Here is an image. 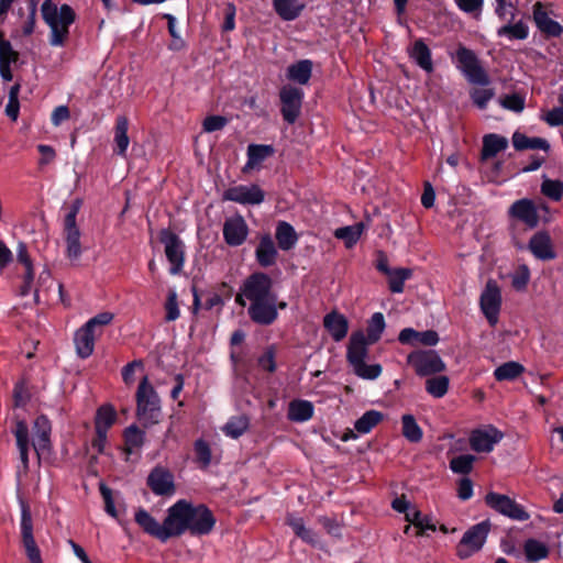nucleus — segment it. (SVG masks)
<instances>
[{
	"instance_id": "nucleus-1",
	"label": "nucleus",
	"mask_w": 563,
	"mask_h": 563,
	"mask_svg": "<svg viewBox=\"0 0 563 563\" xmlns=\"http://www.w3.org/2000/svg\"><path fill=\"white\" fill-rule=\"evenodd\" d=\"M385 318L382 312H375L367 325V336L362 331L353 332L346 350V358L354 374L366 380H375L383 372L379 364H366L367 345L379 340L385 330Z\"/></svg>"
},
{
	"instance_id": "nucleus-2",
	"label": "nucleus",
	"mask_w": 563,
	"mask_h": 563,
	"mask_svg": "<svg viewBox=\"0 0 563 563\" xmlns=\"http://www.w3.org/2000/svg\"><path fill=\"white\" fill-rule=\"evenodd\" d=\"M168 523H172L173 538L185 532L192 537H202L213 531L217 518L206 504L179 499L168 508Z\"/></svg>"
},
{
	"instance_id": "nucleus-3",
	"label": "nucleus",
	"mask_w": 563,
	"mask_h": 563,
	"mask_svg": "<svg viewBox=\"0 0 563 563\" xmlns=\"http://www.w3.org/2000/svg\"><path fill=\"white\" fill-rule=\"evenodd\" d=\"M41 15L51 30L49 44L65 46L69 37V27L77 20L74 8L67 3L58 7L54 0H44L41 5Z\"/></svg>"
},
{
	"instance_id": "nucleus-4",
	"label": "nucleus",
	"mask_w": 563,
	"mask_h": 563,
	"mask_svg": "<svg viewBox=\"0 0 563 563\" xmlns=\"http://www.w3.org/2000/svg\"><path fill=\"white\" fill-rule=\"evenodd\" d=\"M159 402L156 390L148 382L147 376H144L136 391V417L143 421L145 428L159 422Z\"/></svg>"
},
{
	"instance_id": "nucleus-5",
	"label": "nucleus",
	"mask_w": 563,
	"mask_h": 563,
	"mask_svg": "<svg viewBox=\"0 0 563 563\" xmlns=\"http://www.w3.org/2000/svg\"><path fill=\"white\" fill-rule=\"evenodd\" d=\"M158 241L164 244V253L170 264L169 273L172 275L180 274L186 256L183 240L169 228H164L158 232Z\"/></svg>"
},
{
	"instance_id": "nucleus-6",
	"label": "nucleus",
	"mask_w": 563,
	"mask_h": 563,
	"mask_svg": "<svg viewBox=\"0 0 563 563\" xmlns=\"http://www.w3.org/2000/svg\"><path fill=\"white\" fill-rule=\"evenodd\" d=\"M453 58L457 69L470 82L482 86L489 84V78L473 51L460 46Z\"/></svg>"
},
{
	"instance_id": "nucleus-7",
	"label": "nucleus",
	"mask_w": 563,
	"mask_h": 563,
	"mask_svg": "<svg viewBox=\"0 0 563 563\" xmlns=\"http://www.w3.org/2000/svg\"><path fill=\"white\" fill-rule=\"evenodd\" d=\"M21 507V543L25 550V555L30 563H43L41 550L37 547L33 534V519L29 503L20 498Z\"/></svg>"
},
{
	"instance_id": "nucleus-8",
	"label": "nucleus",
	"mask_w": 563,
	"mask_h": 563,
	"mask_svg": "<svg viewBox=\"0 0 563 563\" xmlns=\"http://www.w3.org/2000/svg\"><path fill=\"white\" fill-rule=\"evenodd\" d=\"M489 530L490 523L487 520L476 523L467 529L456 547V555L460 559L465 560L482 550Z\"/></svg>"
},
{
	"instance_id": "nucleus-9",
	"label": "nucleus",
	"mask_w": 563,
	"mask_h": 563,
	"mask_svg": "<svg viewBox=\"0 0 563 563\" xmlns=\"http://www.w3.org/2000/svg\"><path fill=\"white\" fill-rule=\"evenodd\" d=\"M280 114L288 124H294L301 114L303 90L291 84L283 85L278 92Z\"/></svg>"
},
{
	"instance_id": "nucleus-10",
	"label": "nucleus",
	"mask_w": 563,
	"mask_h": 563,
	"mask_svg": "<svg viewBox=\"0 0 563 563\" xmlns=\"http://www.w3.org/2000/svg\"><path fill=\"white\" fill-rule=\"evenodd\" d=\"M241 290L251 302L264 300L271 298V296L277 295L273 291V279L268 274L263 272H255L249 275L244 279Z\"/></svg>"
},
{
	"instance_id": "nucleus-11",
	"label": "nucleus",
	"mask_w": 563,
	"mask_h": 563,
	"mask_svg": "<svg viewBox=\"0 0 563 563\" xmlns=\"http://www.w3.org/2000/svg\"><path fill=\"white\" fill-rule=\"evenodd\" d=\"M407 362L419 376H429L445 369L444 362L433 350L411 352L407 356Z\"/></svg>"
},
{
	"instance_id": "nucleus-12",
	"label": "nucleus",
	"mask_w": 563,
	"mask_h": 563,
	"mask_svg": "<svg viewBox=\"0 0 563 563\" xmlns=\"http://www.w3.org/2000/svg\"><path fill=\"white\" fill-rule=\"evenodd\" d=\"M134 521L144 533L166 542L173 538L172 523H168V514L161 525L147 510L139 508L134 514Z\"/></svg>"
},
{
	"instance_id": "nucleus-13",
	"label": "nucleus",
	"mask_w": 563,
	"mask_h": 563,
	"mask_svg": "<svg viewBox=\"0 0 563 563\" xmlns=\"http://www.w3.org/2000/svg\"><path fill=\"white\" fill-rule=\"evenodd\" d=\"M479 306L488 323L495 325L501 308V290L496 280H487L479 297Z\"/></svg>"
},
{
	"instance_id": "nucleus-14",
	"label": "nucleus",
	"mask_w": 563,
	"mask_h": 563,
	"mask_svg": "<svg viewBox=\"0 0 563 563\" xmlns=\"http://www.w3.org/2000/svg\"><path fill=\"white\" fill-rule=\"evenodd\" d=\"M485 503L495 511L518 521H526L529 519V514L521 505L516 503L507 495L490 492L485 496Z\"/></svg>"
},
{
	"instance_id": "nucleus-15",
	"label": "nucleus",
	"mask_w": 563,
	"mask_h": 563,
	"mask_svg": "<svg viewBox=\"0 0 563 563\" xmlns=\"http://www.w3.org/2000/svg\"><path fill=\"white\" fill-rule=\"evenodd\" d=\"M508 217L526 228L532 230L539 225L540 217L538 207L532 199L522 198L514 201L508 208Z\"/></svg>"
},
{
	"instance_id": "nucleus-16",
	"label": "nucleus",
	"mask_w": 563,
	"mask_h": 563,
	"mask_svg": "<svg viewBox=\"0 0 563 563\" xmlns=\"http://www.w3.org/2000/svg\"><path fill=\"white\" fill-rule=\"evenodd\" d=\"M146 485L156 496H172L176 492L173 472L162 465H156L151 470Z\"/></svg>"
},
{
	"instance_id": "nucleus-17",
	"label": "nucleus",
	"mask_w": 563,
	"mask_h": 563,
	"mask_svg": "<svg viewBox=\"0 0 563 563\" xmlns=\"http://www.w3.org/2000/svg\"><path fill=\"white\" fill-rule=\"evenodd\" d=\"M504 438V433L496 427L488 424L483 428L475 429L470 435L471 449L477 453H489L495 445Z\"/></svg>"
},
{
	"instance_id": "nucleus-18",
	"label": "nucleus",
	"mask_w": 563,
	"mask_h": 563,
	"mask_svg": "<svg viewBox=\"0 0 563 563\" xmlns=\"http://www.w3.org/2000/svg\"><path fill=\"white\" fill-rule=\"evenodd\" d=\"M265 199V191L256 184L251 186L239 185L225 189L222 200L241 205H260Z\"/></svg>"
},
{
	"instance_id": "nucleus-19",
	"label": "nucleus",
	"mask_w": 563,
	"mask_h": 563,
	"mask_svg": "<svg viewBox=\"0 0 563 563\" xmlns=\"http://www.w3.org/2000/svg\"><path fill=\"white\" fill-rule=\"evenodd\" d=\"M247 313L250 319L260 325H271L278 318L277 295L271 298L251 302Z\"/></svg>"
},
{
	"instance_id": "nucleus-20",
	"label": "nucleus",
	"mask_w": 563,
	"mask_h": 563,
	"mask_svg": "<svg viewBox=\"0 0 563 563\" xmlns=\"http://www.w3.org/2000/svg\"><path fill=\"white\" fill-rule=\"evenodd\" d=\"M249 235V225L241 214L228 218L223 223V239L229 246L242 245Z\"/></svg>"
},
{
	"instance_id": "nucleus-21",
	"label": "nucleus",
	"mask_w": 563,
	"mask_h": 563,
	"mask_svg": "<svg viewBox=\"0 0 563 563\" xmlns=\"http://www.w3.org/2000/svg\"><path fill=\"white\" fill-rule=\"evenodd\" d=\"M33 432L36 438V442L33 443V448L40 457L41 453H49L53 444L51 440L52 434V422L46 415H38L33 422Z\"/></svg>"
},
{
	"instance_id": "nucleus-22",
	"label": "nucleus",
	"mask_w": 563,
	"mask_h": 563,
	"mask_svg": "<svg viewBox=\"0 0 563 563\" xmlns=\"http://www.w3.org/2000/svg\"><path fill=\"white\" fill-rule=\"evenodd\" d=\"M77 216L66 213L64 219L65 241L67 244V257L77 260L81 255L80 230L76 223Z\"/></svg>"
},
{
	"instance_id": "nucleus-23",
	"label": "nucleus",
	"mask_w": 563,
	"mask_h": 563,
	"mask_svg": "<svg viewBox=\"0 0 563 563\" xmlns=\"http://www.w3.org/2000/svg\"><path fill=\"white\" fill-rule=\"evenodd\" d=\"M528 249L534 257L541 261H550L556 257L551 238L548 232L539 231L529 241Z\"/></svg>"
},
{
	"instance_id": "nucleus-24",
	"label": "nucleus",
	"mask_w": 563,
	"mask_h": 563,
	"mask_svg": "<svg viewBox=\"0 0 563 563\" xmlns=\"http://www.w3.org/2000/svg\"><path fill=\"white\" fill-rule=\"evenodd\" d=\"M100 334L101 331L97 332L87 324H84L75 332L76 352L80 358H88L93 353L96 338Z\"/></svg>"
},
{
	"instance_id": "nucleus-25",
	"label": "nucleus",
	"mask_w": 563,
	"mask_h": 563,
	"mask_svg": "<svg viewBox=\"0 0 563 563\" xmlns=\"http://www.w3.org/2000/svg\"><path fill=\"white\" fill-rule=\"evenodd\" d=\"M533 21L540 32L551 37H559L563 33V26L542 9V3L533 5Z\"/></svg>"
},
{
	"instance_id": "nucleus-26",
	"label": "nucleus",
	"mask_w": 563,
	"mask_h": 563,
	"mask_svg": "<svg viewBox=\"0 0 563 563\" xmlns=\"http://www.w3.org/2000/svg\"><path fill=\"white\" fill-rule=\"evenodd\" d=\"M398 340L402 344L434 346L439 342V335L433 330L419 332L412 328H405L400 331Z\"/></svg>"
},
{
	"instance_id": "nucleus-27",
	"label": "nucleus",
	"mask_w": 563,
	"mask_h": 563,
	"mask_svg": "<svg viewBox=\"0 0 563 563\" xmlns=\"http://www.w3.org/2000/svg\"><path fill=\"white\" fill-rule=\"evenodd\" d=\"M277 256L278 252L271 234H263L255 250V257L258 265L261 267L273 266L276 264Z\"/></svg>"
},
{
	"instance_id": "nucleus-28",
	"label": "nucleus",
	"mask_w": 563,
	"mask_h": 563,
	"mask_svg": "<svg viewBox=\"0 0 563 563\" xmlns=\"http://www.w3.org/2000/svg\"><path fill=\"white\" fill-rule=\"evenodd\" d=\"M323 327L335 342H340L347 334L349 321L344 314L332 311L324 316Z\"/></svg>"
},
{
	"instance_id": "nucleus-29",
	"label": "nucleus",
	"mask_w": 563,
	"mask_h": 563,
	"mask_svg": "<svg viewBox=\"0 0 563 563\" xmlns=\"http://www.w3.org/2000/svg\"><path fill=\"white\" fill-rule=\"evenodd\" d=\"M409 57L424 71H433L431 51L423 40L419 38L408 48Z\"/></svg>"
},
{
	"instance_id": "nucleus-30",
	"label": "nucleus",
	"mask_w": 563,
	"mask_h": 563,
	"mask_svg": "<svg viewBox=\"0 0 563 563\" xmlns=\"http://www.w3.org/2000/svg\"><path fill=\"white\" fill-rule=\"evenodd\" d=\"M312 67L313 63L310 59H301L287 67L286 77L292 82L305 85L311 78Z\"/></svg>"
},
{
	"instance_id": "nucleus-31",
	"label": "nucleus",
	"mask_w": 563,
	"mask_h": 563,
	"mask_svg": "<svg viewBox=\"0 0 563 563\" xmlns=\"http://www.w3.org/2000/svg\"><path fill=\"white\" fill-rule=\"evenodd\" d=\"M128 130L129 119L125 115L117 117L114 125V152L120 156L126 155V150L130 143Z\"/></svg>"
},
{
	"instance_id": "nucleus-32",
	"label": "nucleus",
	"mask_w": 563,
	"mask_h": 563,
	"mask_svg": "<svg viewBox=\"0 0 563 563\" xmlns=\"http://www.w3.org/2000/svg\"><path fill=\"white\" fill-rule=\"evenodd\" d=\"M275 238L277 240L278 247L283 251L291 250L298 241V235L294 227L286 221H278Z\"/></svg>"
},
{
	"instance_id": "nucleus-33",
	"label": "nucleus",
	"mask_w": 563,
	"mask_h": 563,
	"mask_svg": "<svg viewBox=\"0 0 563 563\" xmlns=\"http://www.w3.org/2000/svg\"><path fill=\"white\" fill-rule=\"evenodd\" d=\"M508 147V140L499 134L490 133L483 137L482 159L495 157Z\"/></svg>"
},
{
	"instance_id": "nucleus-34",
	"label": "nucleus",
	"mask_w": 563,
	"mask_h": 563,
	"mask_svg": "<svg viewBox=\"0 0 563 563\" xmlns=\"http://www.w3.org/2000/svg\"><path fill=\"white\" fill-rule=\"evenodd\" d=\"M277 14L285 21L295 20L305 8L302 0H274Z\"/></svg>"
},
{
	"instance_id": "nucleus-35",
	"label": "nucleus",
	"mask_w": 563,
	"mask_h": 563,
	"mask_svg": "<svg viewBox=\"0 0 563 563\" xmlns=\"http://www.w3.org/2000/svg\"><path fill=\"white\" fill-rule=\"evenodd\" d=\"M512 145L517 151L542 150L548 152L550 150V144L545 139L528 137L520 132H515L512 134Z\"/></svg>"
},
{
	"instance_id": "nucleus-36",
	"label": "nucleus",
	"mask_w": 563,
	"mask_h": 563,
	"mask_svg": "<svg viewBox=\"0 0 563 563\" xmlns=\"http://www.w3.org/2000/svg\"><path fill=\"white\" fill-rule=\"evenodd\" d=\"M313 405L307 400L296 399L288 406L287 417L294 422H303L313 416Z\"/></svg>"
},
{
	"instance_id": "nucleus-37",
	"label": "nucleus",
	"mask_w": 563,
	"mask_h": 563,
	"mask_svg": "<svg viewBox=\"0 0 563 563\" xmlns=\"http://www.w3.org/2000/svg\"><path fill=\"white\" fill-rule=\"evenodd\" d=\"M118 415L113 405L103 404L97 408L95 415V430L100 428L108 431L117 421Z\"/></svg>"
},
{
	"instance_id": "nucleus-38",
	"label": "nucleus",
	"mask_w": 563,
	"mask_h": 563,
	"mask_svg": "<svg viewBox=\"0 0 563 563\" xmlns=\"http://www.w3.org/2000/svg\"><path fill=\"white\" fill-rule=\"evenodd\" d=\"M364 230L365 224L363 222H357L352 225L338 228L334 231V236L342 240L347 249H351L357 243Z\"/></svg>"
},
{
	"instance_id": "nucleus-39",
	"label": "nucleus",
	"mask_w": 563,
	"mask_h": 563,
	"mask_svg": "<svg viewBox=\"0 0 563 563\" xmlns=\"http://www.w3.org/2000/svg\"><path fill=\"white\" fill-rule=\"evenodd\" d=\"M124 452L131 454L134 449H140L145 443V431L141 430L135 423L126 427L123 431Z\"/></svg>"
},
{
	"instance_id": "nucleus-40",
	"label": "nucleus",
	"mask_w": 563,
	"mask_h": 563,
	"mask_svg": "<svg viewBox=\"0 0 563 563\" xmlns=\"http://www.w3.org/2000/svg\"><path fill=\"white\" fill-rule=\"evenodd\" d=\"M523 551L527 561L538 562L549 556V547L537 539H528L523 544Z\"/></svg>"
},
{
	"instance_id": "nucleus-41",
	"label": "nucleus",
	"mask_w": 563,
	"mask_h": 563,
	"mask_svg": "<svg viewBox=\"0 0 563 563\" xmlns=\"http://www.w3.org/2000/svg\"><path fill=\"white\" fill-rule=\"evenodd\" d=\"M250 427V418L246 415L233 416L223 426L222 431L227 437L239 439Z\"/></svg>"
},
{
	"instance_id": "nucleus-42",
	"label": "nucleus",
	"mask_w": 563,
	"mask_h": 563,
	"mask_svg": "<svg viewBox=\"0 0 563 563\" xmlns=\"http://www.w3.org/2000/svg\"><path fill=\"white\" fill-rule=\"evenodd\" d=\"M195 463L200 470H207L212 461V451L208 441L202 438L194 442Z\"/></svg>"
},
{
	"instance_id": "nucleus-43",
	"label": "nucleus",
	"mask_w": 563,
	"mask_h": 563,
	"mask_svg": "<svg viewBox=\"0 0 563 563\" xmlns=\"http://www.w3.org/2000/svg\"><path fill=\"white\" fill-rule=\"evenodd\" d=\"M286 523L292 529L294 533L300 538L303 542L314 545V532L311 529L306 528L305 521L300 517L288 515Z\"/></svg>"
},
{
	"instance_id": "nucleus-44",
	"label": "nucleus",
	"mask_w": 563,
	"mask_h": 563,
	"mask_svg": "<svg viewBox=\"0 0 563 563\" xmlns=\"http://www.w3.org/2000/svg\"><path fill=\"white\" fill-rule=\"evenodd\" d=\"M383 419V413L377 410H368L354 423V430L360 434H366Z\"/></svg>"
},
{
	"instance_id": "nucleus-45",
	"label": "nucleus",
	"mask_w": 563,
	"mask_h": 563,
	"mask_svg": "<svg viewBox=\"0 0 563 563\" xmlns=\"http://www.w3.org/2000/svg\"><path fill=\"white\" fill-rule=\"evenodd\" d=\"M497 35L506 36L509 40H526L529 35V27L523 21L508 23L497 30Z\"/></svg>"
},
{
	"instance_id": "nucleus-46",
	"label": "nucleus",
	"mask_w": 563,
	"mask_h": 563,
	"mask_svg": "<svg viewBox=\"0 0 563 563\" xmlns=\"http://www.w3.org/2000/svg\"><path fill=\"white\" fill-rule=\"evenodd\" d=\"M412 276L410 268H394L387 277L389 289L394 294H400L404 291L405 282Z\"/></svg>"
},
{
	"instance_id": "nucleus-47",
	"label": "nucleus",
	"mask_w": 563,
	"mask_h": 563,
	"mask_svg": "<svg viewBox=\"0 0 563 563\" xmlns=\"http://www.w3.org/2000/svg\"><path fill=\"white\" fill-rule=\"evenodd\" d=\"M406 520L419 529L418 536L423 534L427 530L435 531L437 529L431 517L422 515L421 511L416 508H412L406 514Z\"/></svg>"
},
{
	"instance_id": "nucleus-48",
	"label": "nucleus",
	"mask_w": 563,
	"mask_h": 563,
	"mask_svg": "<svg viewBox=\"0 0 563 563\" xmlns=\"http://www.w3.org/2000/svg\"><path fill=\"white\" fill-rule=\"evenodd\" d=\"M540 191L544 197L553 201H560L563 197V181L543 176Z\"/></svg>"
},
{
	"instance_id": "nucleus-49",
	"label": "nucleus",
	"mask_w": 563,
	"mask_h": 563,
	"mask_svg": "<svg viewBox=\"0 0 563 563\" xmlns=\"http://www.w3.org/2000/svg\"><path fill=\"white\" fill-rule=\"evenodd\" d=\"M523 371L525 367L521 364L510 361L498 366L494 372V376L499 382L512 380L517 378Z\"/></svg>"
},
{
	"instance_id": "nucleus-50",
	"label": "nucleus",
	"mask_w": 563,
	"mask_h": 563,
	"mask_svg": "<svg viewBox=\"0 0 563 563\" xmlns=\"http://www.w3.org/2000/svg\"><path fill=\"white\" fill-rule=\"evenodd\" d=\"M401 423L402 434L408 441L417 443L422 439V430L412 415H404Z\"/></svg>"
},
{
	"instance_id": "nucleus-51",
	"label": "nucleus",
	"mask_w": 563,
	"mask_h": 563,
	"mask_svg": "<svg viewBox=\"0 0 563 563\" xmlns=\"http://www.w3.org/2000/svg\"><path fill=\"white\" fill-rule=\"evenodd\" d=\"M274 154L275 147L271 144L252 143L247 146L246 151L247 157H251V161L256 162L258 165Z\"/></svg>"
},
{
	"instance_id": "nucleus-52",
	"label": "nucleus",
	"mask_w": 563,
	"mask_h": 563,
	"mask_svg": "<svg viewBox=\"0 0 563 563\" xmlns=\"http://www.w3.org/2000/svg\"><path fill=\"white\" fill-rule=\"evenodd\" d=\"M448 389L449 378L446 376H435L426 382V390L434 398H442Z\"/></svg>"
},
{
	"instance_id": "nucleus-53",
	"label": "nucleus",
	"mask_w": 563,
	"mask_h": 563,
	"mask_svg": "<svg viewBox=\"0 0 563 563\" xmlns=\"http://www.w3.org/2000/svg\"><path fill=\"white\" fill-rule=\"evenodd\" d=\"M15 440L16 446L19 451H30V435H29V426L25 420L18 419L15 421V428L12 431Z\"/></svg>"
},
{
	"instance_id": "nucleus-54",
	"label": "nucleus",
	"mask_w": 563,
	"mask_h": 563,
	"mask_svg": "<svg viewBox=\"0 0 563 563\" xmlns=\"http://www.w3.org/2000/svg\"><path fill=\"white\" fill-rule=\"evenodd\" d=\"M475 456L462 454L450 461V468L453 473L466 475L472 472Z\"/></svg>"
},
{
	"instance_id": "nucleus-55",
	"label": "nucleus",
	"mask_w": 563,
	"mask_h": 563,
	"mask_svg": "<svg viewBox=\"0 0 563 563\" xmlns=\"http://www.w3.org/2000/svg\"><path fill=\"white\" fill-rule=\"evenodd\" d=\"M499 103L507 110L520 113L525 109L526 98L520 93L506 95L499 99Z\"/></svg>"
},
{
	"instance_id": "nucleus-56",
	"label": "nucleus",
	"mask_w": 563,
	"mask_h": 563,
	"mask_svg": "<svg viewBox=\"0 0 563 563\" xmlns=\"http://www.w3.org/2000/svg\"><path fill=\"white\" fill-rule=\"evenodd\" d=\"M454 2L462 12L475 19L482 15L484 0H454Z\"/></svg>"
},
{
	"instance_id": "nucleus-57",
	"label": "nucleus",
	"mask_w": 563,
	"mask_h": 563,
	"mask_svg": "<svg viewBox=\"0 0 563 563\" xmlns=\"http://www.w3.org/2000/svg\"><path fill=\"white\" fill-rule=\"evenodd\" d=\"M495 13L500 20L515 19L516 3L512 0H494Z\"/></svg>"
},
{
	"instance_id": "nucleus-58",
	"label": "nucleus",
	"mask_w": 563,
	"mask_h": 563,
	"mask_svg": "<svg viewBox=\"0 0 563 563\" xmlns=\"http://www.w3.org/2000/svg\"><path fill=\"white\" fill-rule=\"evenodd\" d=\"M164 308L166 311L165 321L170 322L179 318L180 311L178 307L177 294L175 290L170 289L168 291Z\"/></svg>"
},
{
	"instance_id": "nucleus-59",
	"label": "nucleus",
	"mask_w": 563,
	"mask_h": 563,
	"mask_svg": "<svg viewBox=\"0 0 563 563\" xmlns=\"http://www.w3.org/2000/svg\"><path fill=\"white\" fill-rule=\"evenodd\" d=\"M99 492L104 501V511L112 518H118V510L114 505L112 489L108 487L103 482H100Z\"/></svg>"
},
{
	"instance_id": "nucleus-60",
	"label": "nucleus",
	"mask_w": 563,
	"mask_h": 563,
	"mask_svg": "<svg viewBox=\"0 0 563 563\" xmlns=\"http://www.w3.org/2000/svg\"><path fill=\"white\" fill-rule=\"evenodd\" d=\"M257 363L262 369L274 373L276 371L275 346H267L264 353L258 357Z\"/></svg>"
},
{
	"instance_id": "nucleus-61",
	"label": "nucleus",
	"mask_w": 563,
	"mask_h": 563,
	"mask_svg": "<svg viewBox=\"0 0 563 563\" xmlns=\"http://www.w3.org/2000/svg\"><path fill=\"white\" fill-rule=\"evenodd\" d=\"M228 124V119L223 115L212 114L205 118L202 129L207 133L222 130Z\"/></svg>"
},
{
	"instance_id": "nucleus-62",
	"label": "nucleus",
	"mask_w": 563,
	"mask_h": 563,
	"mask_svg": "<svg viewBox=\"0 0 563 563\" xmlns=\"http://www.w3.org/2000/svg\"><path fill=\"white\" fill-rule=\"evenodd\" d=\"M19 53L14 51L11 42L4 37L3 31L0 30V63L5 60H16Z\"/></svg>"
},
{
	"instance_id": "nucleus-63",
	"label": "nucleus",
	"mask_w": 563,
	"mask_h": 563,
	"mask_svg": "<svg viewBox=\"0 0 563 563\" xmlns=\"http://www.w3.org/2000/svg\"><path fill=\"white\" fill-rule=\"evenodd\" d=\"M114 314L112 312L103 311L90 318L85 324H87L95 331L100 332L102 327L108 325L112 322Z\"/></svg>"
},
{
	"instance_id": "nucleus-64",
	"label": "nucleus",
	"mask_w": 563,
	"mask_h": 563,
	"mask_svg": "<svg viewBox=\"0 0 563 563\" xmlns=\"http://www.w3.org/2000/svg\"><path fill=\"white\" fill-rule=\"evenodd\" d=\"M530 280V272L527 266H521L512 276L511 285L516 290H525Z\"/></svg>"
}]
</instances>
